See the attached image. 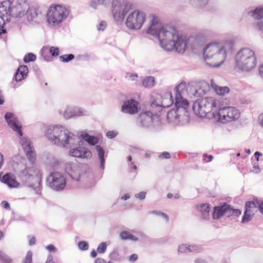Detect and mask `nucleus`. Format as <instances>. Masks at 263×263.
<instances>
[{"instance_id": "29", "label": "nucleus", "mask_w": 263, "mask_h": 263, "mask_svg": "<svg viewBox=\"0 0 263 263\" xmlns=\"http://www.w3.org/2000/svg\"><path fill=\"white\" fill-rule=\"evenodd\" d=\"M211 86L214 91L217 95L220 96H224L229 93L230 89L227 86L221 87L218 86L213 80L211 81Z\"/></svg>"}, {"instance_id": "19", "label": "nucleus", "mask_w": 263, "mask_h": 263, "mask_svg": "<svg viewBox=\"0 0 263 263\" xmlns=\"http://www.w3.org/2000/svg\"><path fill=\"white\" fill-rule=\"evenodd\" d=\"M5 120L8 126L19 136L23 135L22 124L17 117L13 112H7L4 116Z\"/></svg>"}, {"instance_id": "38", "label": "nucleus", "mask_w": 263, "mask_h": 263, "mask_svg": "<svg viewBox=\"0 0 263 263\" xmlns=\"http://www.w3.org/2000/svg\"><path fill=\"white\" fill-rule=\"evenodd\" d=\"M60 60L64 63H67L71 60H72L74 58V55L72 54H64L63 55H61L59 57Z\"/></svg>"}, {"instance_id": "12", "label": "nucleus", "mask_w": 263, "mask_h": 263, "mask_svg": "<svg viewBox=\"0 0 263 263\" xmlns=\"http://www.w3.org/2000/svg\"><path fill=\"white\" fill-rule=\"evenodd\" d=\"M216 114L218 117V120L223 123L238 119L240 117V112L238 109L234 107H221L219 104L217 105L215 115Z\"/></svg>"}, {"instance_id": "26", "label": "nucleus", "mask_w": 263, "mask_h": 263, "mask_svg": "<svg viewBox=\"0 0 263 263\" xmlns=\"http://www.w3.org/2000/svg\"><path fill=\"white\" fill-rule=\"evenodd\" d=\"M28 73V67L26 65H21L17 68L13 79L16 82H21L26 78Z\"/></svg>"}, {"instance_id": "11", "label": "nucleus", "mask_w": 263, "mask_h": 263, "mask_svg": "<svg viewBox=\"0 0 263 263\" xmlns=\"http://www.w3.org/2000/svg\"><path fill=\"white\" fill-rule=\"evenodd\" d=\"M80 136L89 145L95 146L99 163V168L102 171H104L105 163V151L101 145L97 144L99 143V138L96 136H91L85 132H81Z\"/></svg>"}, {"instance_id": "39", "label": "nucleus", "mask_w": 263, "mask_h": 263, "mask_svg": "<svg viewBox=\"0 0 263 263\" xmlns=\"http://www.w3.org/2000/svg\"><path fill=\"white\" fill-rule=\"evenodd\" d=\"M36 59V56L32 53H29L26 54L23 59V61L25 63H29L30 62L34 61Z\"/></svg>"}, {"instance_id": "9", "label": "nucleus", "mask_w": 263, "mask_h": 263, "mask_svg": "<svg viewBox=\"0 0 263 263\" xmlns=\"http://www.w3.org/2000/svg\"><path fill=\"white\" fill-rule=\"evenodd\" d=\"M135 8L133 4L128 0H113L111 12L114 19L116 22H122L125 16Z\"/></svg>"}, {"instance_id": "36", "label": "nucleus", "mask_w": 263, "mask_h": 263, "mask_svg": "<svg viewBox=\"0 0 263 263\" xmlns=\"http://www.w3.org/2000/svg\"><path fill=\"white\" fill-rule=\"evenodd\" d=\"M149 214H152V215H155L157 216L161 217L163 218L164 219H165L166 222L168 221L169 218H168V216L166 214L160 211L154 210V211H150L149 212Z\"/></svg>"}, {"instance_id": "8", "label": "nucleus", "mask_w": 263, "mask_h": 263, "mask_svg": "<svg viewBox=\"0 0 263 263\" xmlns=\"http://www.w3.org/2000/svg\"><path fill=\"white\" fill-rule=\"evenodd\" d=\"M21 177L28 186L33 189L37 194L41 195V174L37 168L26 167L21 171Z\"/></svg>"}, {"instance_id": "17", "label": "nucleus", "mask_w": 263, "mask_h": 263, "mask_svg": "<svg viewBox=\"0 0 263 263\" xmlns=\"http://www.w3.org/2000/svg\"><path fill=\"white\" fill-rule=\"evenodd\" d=\"M59 113L66 119L89 115V112L87 110L80 107L74 106H67L64 110H59Z\"/></svg>"}, {"instance_id": "2", "label": "nucleus", "mask_w": 263, "mask_h": 263, "mask_svg": "<svg viewBox=\"0 0 263 263\" xmlns=\"http://www.w3.org/2000/svg\"><path fill=\"white\" fill-rule=\"evenodd\" d=\"M44 134L53 144L70 148L69 155L71 157L83 159L92 157L91 151L83 145V141L63 125H49L46 128Z\"/></svg>"}, {"instance_id": "41", "label": "nucleus", "mask_w": 263, "mask_h": 263, "mask_svg": "<svg viewBox=\"0 0 263 263\" xmlns=\"http://www.w3.org/2000/svg\"><path fill=\"white\" fill-rule=\"evenodd\" d=\"M189 252L193 253H198L201 251V247L199 245H189Z\"/></svg>"}, {"instance_id": "27", "label": "nucleus", "mask_w": 263, "mask_h": 263, "mask_svg": "<svg viewBox=\"0 0 263 263\" xmlns=\"http://www.w3.org/2000/svg\"><path fill=\"white\" fill-rule=\"evenodd\" d=\"M2 181L9 187H17L20 183L16 180L15 177L11 173H7L2 178Z\"/></svg>"}, {"instance_id": "4", "label": "nucleus", "mask_w": 263, "mask_h": 263, "mask_svg": "<svg viewBox=\"0 0 263 263\" xmlns=\"http://www.w3.org/2000/svg\"><path fill=\"white\" fill-rule=\"evenodd\" d=\"M29 9L27 0L5 1L0 3V16L6 21H10L11 16L21 17Z\"/></svg>"}, {"instance_id": "25", "label": "nucleus", "mask_w": 263, "mask_h": 263, "mask_svg": "<svg viewBox=\"0 0 263 263\" xmlns=\"http://www.w3.org/2000/svg\"><path fill=\"white\" fill-rule=\"evenodd\" d=\"M254 204L251 201H248L246 203V210L242 216L241 222L246 223L251 220L252 217L255 213V211L253 208Z\"/></svg>"}, {"instance_id": "58", "label": "nucleus", "mask_w": 263, "mask_h": 263, "mask_svg": "<svg viewBox=\"0 0 263 263\" xmlns=\"http://www.w3.org/2000/svg\"><path fill=\"white\" fill-rule=\"evenodd\" d=\"M194 263H208L206 260L205 259L200 258V257H197L194 259Z\"/></svg>"}, {"instance_id": "34", "label": "nucleus", "mask_w": 263, "mask_h": 263, "mask_svg": "<svg viewBox=\"0 0 263 263\" xmlns=\"http://www.w3.org/2000/svg\"><path fill=\"white\" fill-rule=\"evenodd\" d=\"M251 202L254 204L253 208L255 211L257 212L258 210L263 215V200L254 199Z\"/></svg>"}, {"instance_id": "60", "label": "nucleus", "mask_w": 263, "mask_h": 263, "mask_svg": "<svg viewBox=\"0 0 263 263\" xmlns=\"http://www.w3.org/2000/svg\"><path fill=\"white\" fill-rule=\"evenodd\" d=\"M2 206L7 210H10V204L6 201H3L1 203Z\"/></svg>"}, {"instance_id": "1", "label": "nucleus", "mask_w": 263, "mask_h": 263, "mask_svg": "<svg viewBox=\"0 0 263 263\" xmlns=\"http://www.w3.org/2000/svg\"><path fill=\"white\" fill-rule=\"evenodd\" d=\"M151 17V25L147 30V33L157 37L160 46L167 51L175 49L176 52L182 53L187 45L193 49H197L213 35L212 30L205 29L187 39L186 36L180 35L174 27L163 26L157 17L152 15Z\"/></svg>"}, {"instance_id": "37", "label": "nucleus", "mask_w": 263, "mask_h": 263, "mask_svg": "<svg viewBox=\"0 0 263 263\" xmlns=\"http://www.w3.org/2000/svg\"><path fill=\"white\" fill-rule=\"evenodd\" d=\"M0 260L2 263H13L12 259L2 251H0Z\"/></svg>"}, {"instance_id": "24", "label": "nucleus", "mask_w": 263, "mask_h": 263, "mask_svg": "<svg viewBox=\"0 0 263 263\" xmlns=\"http://www.w3.org/2000/svg\"><path fill=\"white\" fill-rule=\"evenodd\" d=\"M229 205L226 203L221 205L215 206L213 212V218L214 219H218L221 217L226 215L229 217Z\"/></svg>"}, {"instance_id": "21", "label": "nucleus", "mask_w": 263, "mask_h": 263, "mask_svg": "<svg viewBox=\"0 0 263 263\" xmlns=\"http://www.w3.org/2000/svg\"><path fill=\"white\" fill-rule=\"evenodd\" d=\"M139 103L134 99L125 100L121 107V111L126 114L134 115L138 111Z\"/></svg>"}, {"instance_id": "3", "label": "nucleus", "mask_w": 263, "mask_h": 263, "mask_svg": "<svg viewBox=\"0 0 263 263\" xmlns=\"http://www.w3.org/2000/svg\"><path fill=\"white\" fill-rule=\"evenodd\" d=\"M234 42L232 39L220 41H213L203 48V56L207 65L218 67L223 63L228 54L233 50Z\"/></svg>"}, {"instance_id": "15", "label": "nucleus", "mask_w": 263, "mask_h": 263, "mask_svg": "<svg viewBox=\"0 0 263 263\" xmlns=\"http://www.w3.org/2000/svg\"><path fill=\"white\" fill-rule=\"evenodd\" d=\"M186 87V83L182 82L177 85L174 88L175 92V108L178 112H181L182 114L185 115L186 110L189 106V102L186 99L183 98L182 93L183 90Z\"/></svg>"}, {"instance_id": "16", "label": "nucleus", "mask_w": 263, "mask_h": 263, "mask_svg": "<svg viewBox=\"0 0 263 263\" xmlns=\"http://www.w3.org/2000/svg\"><path fill=\"white\" fill-rule=\"evenodd\" d=\"M155 110L160 113L163 108H167L174 103L172 93L170 92H165L163 97L159 96L153 101H150Z\"/></svg>"}, {"instance_id": "44", "label": "nucleus", "mask_w": 263, "mask_h": 263, "mask_svg": "<svg viewBox=\"0 0 263 263\" xmlns=\"http://www.w3.org/2000/svg\"><path fill=\"white\" fill-rule=\"evenodd\" d=\"M109 257L111 260H120V256L117 250H113L109 254Z\"/></svg>"}, {"instance_id": "14", "label": "nucleus", "mask_w": 263, "mask_h": 263, "mask_svg": "<svg viewBox=\"0 0 263 263\" xmlns=\"http://www.w3.org/2000/svg\"><path fill=\"white\" fill-rule=\"evenodd\" d=\"M46 183L51 190L57 192L62 191L66 186V178L61 172H51L46 178Z\"/></svg>"}, {"instance_id": "42", "label": "nucleus", "mask_w": 263, "mask_h": 263, "mask_svg": "<svg viewBox=\"0 0 263 263\" xmlns=\"http://www.w3.org/2000/svg\"><path fill=\"white\" fill-rule=\"evenodd\" d=\"M107 246L106 242H102L98 246L97 251L100 254L104 253L107 249Z\"/></svg>"}, {"instance_id": "20", "label": "nucleus", "mask_w": 263, "mask_h": 263, "mask_svg": "<svg viewBox=\"0 0 263 263\" xmlns=\"http://www.w3.org/2000/svg\"><path fill=\"white\" fill-rule=\"evenodd\" d=\"M65 170L72 180L76 182L81 181L83 174L82 173V169L76 164L70 162L66 163Z\"/></svg>"}, {"instance_id": "28", "label": "nucleus", "mask_w": 263, "mask_h": 263, "mask_svg": "<svg viewBox=\"0 0 263 263\" xmlns=\"http://www.w3.org/2000/svg\"><path fill=\"white\" fill-rule=\"evenodd\" d=\"M182 114V113L178 112L177 109H173L167 112V118L170 122L177 123L179 122V118Z\"/></svg>"}, {"instance_id": "56", "label": "nucleus", "mask_w": 263, "mask_h": 263, "mask_svg": "<svg viewBox=\"0 0 263 263\" xmlns=\"http://www.w3.org/2000/svg\"><path fill=\"white\" fill-rule=\"evenodd\" d=\"M146 192L144 191H142L139 192V193L136 194L135 195V197L136 198H139L140 200H143L145 198L146 196Z\"/></svg>"}, {"instance_id": "51", "label": "nucleus", "mask_w": 263, "mask_h": 263, "mask_svg": "<svg viewBox=\"0 0 263 263\" xmlns=\"http://www.w3.org/2000/svg\"><path fill=\"white\" fill-rule=\"evenodd\" d=\"M125 78L128 80L135 81L138 78V75L136 73H127Z\"/></svg>"}, {"instance_id": "46", "label": "nucleus", "mask_w": 263, "mask_h": 263, "mask_svg": "<svg viewBox=\"0 0 263 263\" xmlns=\"http://www.w3.org/2000/svg\"><path fill=\"white\" fill-rule=\"evenodd\" d=\"M32 252L28 251L25 257L23 259L22 263H31L32 261Z\"/></svg>"}, {"instance_id": "10", "label": "nucleus", "mask_w": 263, "mask_h": 263, "mask_svg": "<svg viewBox=\"0 0 263 263\" xmlns=\"http://www.w3.org/2000/svg\"><path fill=\"white\" fill-rule=\"evenodd\" d=\"M69 14V9L65 6L58 5L51 7L47 13V22L53 26H57L66 19Z\"/></svg>"}, {"instance_id": "13", "label": "nucleus", "mask_w": 263, "mask_h": 263, "mask_svg": "<svg viewBox=\"0 0 263 263\" xmlns=\"http://www.w3.org/2000/svg\"><path fill=\"white\" fill-rule=\"evenodd\" d=\"M146 18L145 13L142 10H133L127 16L125 21L126 26L130 30L140 29Z\"/></svg>"}, {"instance_id": "6", "label": "nucleus", "mask_w": 263, "mask_h": 263, "mask_svg": "<svg viewBox=\"0 0 263 263\" xmlns=\"http://www.w3.org/2000/svg\"><path fill=\"white\" fill-rule=\"evenodd\" d=\"M257 59L255 52L249 48L239 50L235 57V69L239 72H249L256 65Z\"/></svg>"}, {"instance_id": "35", "label": "nucleus", "mask_w": 263, "mask_h": 263, "mask_svg": "<svg viewBox=\"0 0 263 263\" xmlns=\"http://www.w3.org/2000/svg\"><path fill=\"white\" fill-rule=\"evenodd\" d=\"M110 2V0H93L91 2L90 6L96 9L98 6L103 5L104 6L108 5Z\"/></svg>"}, {"instance_id": "32", "label": "nucleus", "mask_w": 263, "mask_h": 263, "mask_svg": "<svg viewBox=\"0 0 263 263\" xmlns=\"http://www.w3.org/2000/svg\"><path fill=\"white\" fill-rule=\"evenodd\" d=\"M250 13L255 20H261L263 18V6L256 7L253 10L250 11Z\"/></svg>"}, {"instance_id": "43", "label": "nucleus", "mask_w": 263, "mask_h": 263, "mask_svg": "<svg viewBox=\"0 0 263 263\" xmlns=\"http://www.w3.org/2000/svg\"><path fill=\"white\" fill-rule=\"evenodd\" d=\"M178 252L180 253H186L189 252V245L181 244L178 248Z\"/></svg>"}, {"instance_id": "49", "label": "nucleus", "mask_w": 263, "mask_h": 263, "mask_svg": "<svg viewBox=\"0 0 263 263\" xmlns=\"http://www.w3.org/2000/svg\"><path fill=\"white\" fill-rule=\"evenodd\" d=\"M106 23L105 21H101L98 25H97V29L99 31H103L105 30L106 27Z\"/></svg>"}, {"instance_id": "59", "label": "nucleus", "mask_w": 263, "mask_h": 263, "mask_svg": "<svg viewBox=\"0 0 263 263\" xmlns=\"http://www.w3.org/2000/svg\"><path fill=\"white\" fill-rule=\"evenodd\" d=\"M45 263H55L53 259V256L51 254H49Z\"/></svg>"}, {"instance_id": "54", "label": "nucleus", "mask_w": 263, "mask_h": 263, "mask_svg": "<svg viewBox=\"0 0 263 263\" xmlns=\"http://www.w3.org/2000/svg\"><path fill=\"white\" fill-rule=\"evenodd\" d=\"M251 172L255 174L259 173L260 172V169L256 163L255 162L253 163V167L251 169Z\"/></svg>"}, {"instance_id": "50", "label": "nucleus", "mask_w": 263, "mask_h": 263, "mask_svg": "<svg viewBox=\"0 0 263 263\" xmlns=\"http://www.w3.org/2000/svg\"><path fill=\"white\" fill-rule=\"evenodd\" d=\"M117 135L118 132L116 130H109L106 133V136L109 139H112L116 137Z\"/></svg>"}, {"instance_id": "7", "label": "nucleus", "mask_w": 263, "mask_h": 263, "mask_svg": "<svg viewBox=\"0 0 263 263\" xmlns=\"http://www.w3.org/2000/svg\"><path fill=\"white\" fill-rule=\"evenodd\" d=\"M219 104V101L214 98L206 97L196 100L193 104V110L197 116L201 118L205 117L207 114L212 111L215 116Z\"/></svg>"}, {"instance_id": "64", "label": "nucleus", "mask_w": 263, "mask_h": 263, "mask_svg": "<svg viewBox=\"0 0 263 263\" xmlns=\"http://www.w3.org/2000/svg\"><path fill=\"white\" fill-rule=\"evenodd\" d=\"M262 156V154L259 152H256L254 153V156L257 160V161H259V157Z\"/></svg>"}, {"instance_id": "30", "label": "nucleus", "mask_w": 263, "mask_h": 263, "mask_svg": "<svg viewBox=\"0 0 263 263\" xmlns=\"http://www.w3.org/2000/svg\"><path fill=\"white\" fill-rule=\"evenodd\" d=\"M198 210L201 213V216L202 218L206 219L209 217V213L210 211V204L208 203H203L198 206Z\"/></svg>"}, {"instance_id": "61", "label": "nucleus", "mask_w": 263, "mask_h": 263, "mask_svg": "<svg viewBox=\"0 0 263 263\" xmlns=\"http://www.w3.org/2000/svg\"><path fill=\"white\" fill-rule=\"evenodd\" d=\"M59 165V161L57 159L53 158H52V162L51 163V165L53 167L56 168Z\"/></svg>"}, {"instance_id": "33", "label": "nucleus", "mask_w": 263, "mask_h": 263, "mask_svg": "<svg viewBox=\"0 0 263 263\" xmlns=\"http://www.w3.org/2000/svg\"><path fill=\"white\" fill-rule=\"evenodd\" d=\"M120 237L122 240H132L133 241H136L138 240V238L128 231H123L120 233Z\"/></svg>"}, {"instance_id": "18", "label": "nucleus", "mask_w": 263, "mask_h": 263, "mask_svg": "<svg viewBox=\"0 0 263 263\" xmlns=\"http://www.w3.org/2000/svg\"><path fill=\"white\" fill-rule=\"evenodd\" d=\"M19 136L20 144L26 157L31 163L33 162L35 160V153L31 141L26 137H24L23 134Z\"/></svg>"}, {"instance_id": "63", "label": "nucleus", "mask_w": 263, "mask_h": 263, "mask_svg": "<svg viewBox=\"0 0 263 263\" xmlns=\"http://www.w3.org/2000/svg\"><path fill=\"white\" fill-rule=\"evenodd\" d=\"M95 263H112V262L111 261H109L107 262H106L104 259L101 258H98L95 260Z\"/></svg>"}, {"instance_id": "57", "label": "nucleus", "mask_w": 263, "mask_h": 263, "mask_svg": "<svg viewBox=\"0 0 263 263\" xmlns=\"http://www.w3.org/2000/svg\"><path fill=\"white\" fill-rule=\"evenodd\" d=\"M170 154L166 152H164L162 153L160 155H159V157L160 159H168L170 158Z\"/></svg>"}, {"instance_id": "45", "label": "nucleus", "mask_w": 263, "mask_h": 263, "mask_svg": "<svg viewBox=\"0 0 263 263\" xmlns=\"http://www.w3.org/2000/svg\"><path fill=\"white\" fill-rule=\"evenodd\" d=\"M10 21H6L2 19L0 16V35L6 33V29L5 28V25L6 22H9Z\"/></svg>"}, {"instance_id": "55", "label": "nucleus", "mask_w": 263, "mask_h": 263, "mask_svg": "<svg viewBox=\"0 0 263 263\" xmlns=\"http://www.w3.org/2000/svg\"><path fill=\"white\" fill-rule=\"evenodd\" d=\"M45 248L49 252L55 253L57 251V248L53 245H48L45 246Z\"/></svg>"}, {"instance_id": "40", "label": "nucleus", "mask_w": 263, "mask_h": 263, "mask_svg": "<svg viewBox=\"0 0 263 263\" xmlns=\"http://www.w3.org/2000/svg\"><path fill=\"white\" fill-rule=\"evenodd\" d=\"M78 247L81 251H86L89 248V245L86 241H80L78 243Z\"/></svg>"}, {"instance_id": "23", "label": "nucleus", "mask_w": 263, "mask_h": 263, "mask_svg": "<svg viewBox=\"0 0 263 263\" xmlns=\"http://www.w3.org/2000/svg\"><path fill=\"white\" fill-rule=\"evenodd\" d=\"M190 4L194 7L211 11L214 9L212 7V3L210 0H189Z\"/></svg>"}, {"instance_id": "62", "label": "nucleus", "mask_w": 263, "mask_h": 263, "mask_svg": "<svg viewBox=\"0 0 263 263\" xmlns=\"http://www.w3.org/2000/svg\"><path fill=\"white\" fill-rule=\"evenodd\" d=\"M138 258V256L136 254H133L131 255L129 257V261L130 262L135 261Z\"/></svg>"}, {"instance_id": "52", "label": "nucleus", "mask_w": 263, "mask_h": 263, "mask_svg": "<svg viewBox=\"0 0 263 263\" xmlns=\"http://www.w3.org/2000/svg\"><path fill=\"white\" fill-rule=\"evenodd\" d=\"M213 159V157L211 155H208L207 154H204L203 155L202 160L204 162H205V163L210 162L212 161Z\"/></svg>"}, {"instance_id": "31", "label": "nucleus", "mask_w": 263, "mask_h": 263, "mask_svg": "<svg viewBox=\"0 0 263 263\" xmlns=\"http://www.w3.org/2000/svg\"><path fill=\"white\" fill-rule=\"evenodd\" d=\"M155 85V79L153 76H147L142 79V85L147 88L153 87Z\"/></svg>"}, {"instance_id": "48", "label": "nucleus", "mask_w": 263, "mask_h": 263, "mask_svg": "<svg viewBox=\"0 0 263 263\" xmlns=\"http://www.w3.org/2000/svg\"><path fill=\"white\" fill-rule=\"evenodd\" d=\"M60 50L58 47L51 46L49 49V52L53 57L58 56L59 54Z\"/></svg>"}, {"instance_id": "47", "label": "nucleus", "mask_w": 263, "mask_h": 263, "mask_svg": "<svg viewBox=\"0 0 263 263\" xmlns=\"http://www.w3.org/2000/svg\"><path fill=\"white\" fill-rule=\"evenodd\" d=\"M229 211H230V212H229V217L232 215L235 216H238L241 213L239 210L233 209L230 205L229 208Z\"/></svg>"}, {"instance_id": "22", "label": "nucleus", "mask_w": 263, "mask_h": 263, "mask_svg": "<svg viewBox=\"0 0 263 263\" xmlns=\"http://www.w3.org/2000/svg\"><path fill=\"white\" fill-rule=\"evenodd\" d=\"M26 17L29 22L38 23L41 18L42 14L39 9L34 7H30L25 12Z\"/></svg>"}, {"instance_id": "53", "label": "nucleus", "mask_w": 263, "mask_h": 263, "mask_svg": "<svg viewBox=\"0 0 263 263\" xmlns=\"http://www.w3.org/2000/svg\"><path fill=\"white\" fill-rule=\"evenodd\" d=\"M256 28L260 32V33L263 37V21H261L256 24Z\"/></svg>"}, {"instance_id": "5", "label": "nucleus", "mask_w": 263, "mask_h": 263, "mask_svg": "<svg viewBox=\"0 0 263 263\" xmlns=\"http://www.w3.org/2000/svg\"><path fill=\"white\" fill-rule=\"evenodd\" d=\"M140 114L137 118V121L141 126L156 128L160 124L159 112L155 110L150 102H145L143 106L140 107Z\"/></svg>"}]
</instances>
